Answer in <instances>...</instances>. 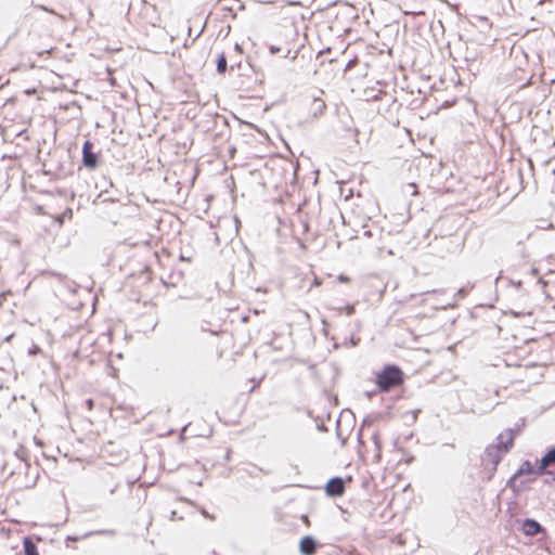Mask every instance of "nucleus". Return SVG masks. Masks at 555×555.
<instances>
[{
  "instance_id": "nucleus-36",
  "label": "nucleus",
  "mask_w": 555,
  "mask_h": 555,
  "mask_svg": "<svg viewBox=\"0 0 555 555\" xmlns=\"http://www.w3.org/2000/svg\"><path fill=\"white\" fill-rule=\"evenodd\" d=\"M201 514L208 519H214V516H211L205 508L201 509Z\"/></svg>"
},
{
  "instance_id": "nucleus-12",
  "label": "nucleus",
  "mask_w": 555,
  "mask_h": 555,
  "mask_svg": "<svg viewBox=\"0 0 555 555\" xmlns=\"http://www.w3.org/2000/svg\"><path fill=\"white\" fill-rule=\"evenodd\" d=\"M216 70L220 75H224L228 70V59L224 52L219 53L216 59Z\"/></svg>"
},
{
  "instance_id": "nucleus-21",
  "label": "nucleus",
  "mask_w": 555,
  "mask_h": 555,
  "mask_svg": "<svg viewBox=\"0 0 555 555\" xmlns=\"http://www.w3.org/2000/svg\"><path fill=\"white\" fill-rule=\"evenodd\" d=\"M518 468L527 475L532 474L534 470V466L529 460H524Z\"/></svg>"
},
{
  "instance_id": "nucleus-17",
  "label": "nucleus",
  "mask_w": 555,
  "mask_h": 555,
  "mask_svg": "<svg viewBox=\"0 0 555 555\" xmlns=\"http://www.w3.org/2000/svg\"><path fill=\"white\" fill-rule=\"evenodd\" d=\"M506 487L513 491L515 495H518L521 492L520 485L517 483V478L511 476L506 481Z\"/></svg>"
},
{
  "instance_id": "nucleus-44",
  "label": "nucleus",
  "mask_w": 555,
  "mask_h": 555,
  "mask_svg": "<svg viewBox=\"0 0 555 555\" xmlns=\"http://www.w3.org/2000/svg\"><path fill=\"white\" fill-rule=\"evenodd\" d=\"M530 274H531V275H533V276L539 275V269H538V268H535V267H532V268L530 269Z\"/></svg>"
},
{
  "instance_id": "nucleus-25",
  "label": "nucleus",
  "mask_w": 555,
  "mask_h": 555,
  "mask_svg": "<svg viewBox=\"0 0 555 555\" xmlns=\"http://www.w3.org/2000/svg\"><path fill=\"white\" fill-rule=\"evenodd\" d=\"M26 449L24 447H20L16 451H15V455L16 457L21 461V462H27L25 456H26Z\"/></svg>"
},
{
  "instance_id": "nucleus-6",
  "label": "nucleus",
  "mask_w": 555,
  "mask_h": 555,
  "mask_svg": "<svg viewBox=\"0 0 555 555\" xmlns=\"http://www.w3.org/2000/svg\"><path fill=\"white\" fill-rule=\"evenodd\" d=\"M324 491L328 498H339L346 491L345 479L339 476L330 478L325 486Z\"/></svg>"
},
{
  "instance_id": "nucleus-39",
  "label": "nucleus",
  "mask_w": 555,
  "mask_h": 555,
  "mask_svg": "<svg viewBox=\"0 0 555 555\" xmlns=\"http://www.w3.org/2000/svg\"><path fill=\"white\" fill-rule=\"evenodd\" d=\"M223 460L225 463L231 460V450L230 449H227Z\"/></svg>"
},
{
  "instance_id": "nucleus-51",
  "label": "nucleus",
  "mask_w": 555,
  "mask_h": 555,
  "mask_svg": "<svg viewBox=\"0 0 555 555\" xmlns=\"http://www.w3.org/2000/svg\"><path fill=\"white\" fill-rule=\"evenodd\" d=\"M260 3H272V0H259Z\"/></svg>"
},
{
  "instance_id": "nucleus-20",
  "label": "nucleus",
  "mask_w": 555,
  "mask_h": 555,
  "mask_svg": "<svg viewBox=\"0 0 555 555\" xmlns=\"http://www.w3.org/2000/svg\"><path fill=\"white\" fill-rule=\"evenodd\" d=\"M268 44V48H269V51H270V54L271 55H275L278 54L279 52L283 51L284 49H286V47L280 44V43H274V42H267Z\"/></svg>"
},
{
  "instance_id": "nucleus-4",
  "label": "nucleus",
  "mask_w": 555,
  "mask_h": 555,
  "mask_svg": "<svg viewBox=\"0 0 555 555\" xmlns=\"http://www.w3.org/2000/svg\"><path fill=\"white\" fill-rule=\"evenodd\" d=\"M513 449L511 438H506L505 447L499 449L498 446H487L481 455V464L500 465L503 457Z\"/></svg>"
},
{
  "instance_id": "nucleus-15",
  "label": "nucleus",
  "mask_w": 555,
  "mask_h": 555,
  "mask_svg": "<svg viewBox=\"0 0 555 555\" xmlns=\"http://www.w3.org/2000/svg\"><path fill=\"white\" fill-rule=\"evenodd\" d=\"M483 466V470H485V474L486 476L483 477V479L486 481H491L498 470V465H490L488 463H485V464H481Z\"/></svg>"
},
{
  "instance_id": "nucleus-28",
  "label": "nucleus",
  "mask_w": 555,
  "mask_h": 555,
  "mask_svg": "<svg viewBox=\"0 0 555 555\" xmlns=\"http://www.w3.org/2000/svg\"><path fill=\"white\" fill-rule=\"evenodd\" d=\"M405 192L410 193L411 195L417 194V185L415 183H408L405 185Z\"/></svg>"
},
{
  "instance_id": "nucleus-11",
  "label": "nucleus",
  "mask_w": 555,
  "mask_h": 555,
  "mask_svg": "<svg viewBox=\"0 0 555 555\" xmlns=\"http://www.w3.org/2000/svg\"><path fill=\"white\" fill-rule=\"evenodd\" d=\"M326 108L325 102L320 98H313L311 103V114L313 117H318L324 113Z\"/></svg>"
},
{
  "instance_id": "nucleus-60",
  "label": "nucleus",
  "mask_w": 555,
  "mask_h": 555,
  "mask_svg": "<svg viewBox=\"0 0 555 555\" xmlns=\"http://www.w3.org/2000/svg\"><path fill=\"white\" fill-rule=\"evenodd\" d=\"M31 406H33L34 411L36 412L37 411L36 405L34 403H31Z\"/></svg>"
},
{
  "instance_id": "nucleus-14",
  "label": "nucleus",
  "mask_w": 555,
  "mask_h": 555,
  "mask_svg": "<svg viewBox=\"0 0 555 555\" xmlns=\"http://www.w3.org/2000/svg\"><path fill=\"white\" fill-rule=\"evenodd\" d=\"M475 287V283H467L466 285L462 286L457 289V292L454 294L455 300H462L466 298V296L469 294V292Z\"/></svg>"
},
{
  "instance_id": "nucleus-33",
  "label": "nucleus",
  "mask_w": 555,
  "mask_h": 555,
  "mask_svg": "<svg viewBox=\"0 0 555 555\" xmlns=\"http://www.w3.org/2000/svg\"><path fill=\"white\" fill-rule=\"evenodd\" d=\"M377 392H380V390H377V387L373 390H370V391H366L365 392V396L369 398V399H372L373 396H375Z\"/></svg>"
},
{
  "instance_id": "nucleus-22",
  "label": "nucleus",
  "mask_w": 555,
  "mask_h": 555,
  "mask_svg": "<svg viewBox=\"0 0 555 555\" xmlns=\"http://www.w3.org/2000/svg\"><path fill=\"white\" fill-rule=\"evenodd\" d=\"M505 433H501L496 436L495 438V442L493 443H490V446H498L499 449L505 447L506 444V438H505Z\"/></svg>"
},
{
  "instance_id": "nucleus-7",
  "label": "nucleus",
  "mask_w": 555,
  "mask_h": 555,
  "mask_svg": "<svg viewBox=\"0 0 555 555\" xmlns=\"http://www.w3.org/2000/svg\"><path fill=\"white\" fill-rule=\"evenodd\" d=\"M322 544L311 534L300 538L298 550L301 555H314Z\"/></svg>"
},
{
  "instance_id": "nucleus-42",
  "label": "nucleus",
  "mask_w": 555,
  "mask_h": 555,
  "mask_svg": "<svg viewBox=\"0 0 555 555\" xmlns=\"http://www.w3.org/2000/svg\"><path fill=\"white\" fill-rule=\"evenodd\" d=\"M538 284H540L542 287H545L547 285V281H545L543 278H538Z\"/></svg>"
},
{
  "instance_id": "nucleus-40",
  "label": "nucleus",
  "mask_w": 555,
  "mask_h": 555,
  "mask_svg": "<svg viewBox=\"0 0 555 555\" xmlns=\"http://www.w3.org/2000/svg\"><path fill=\"white\" fill-rule=\"evenodd\" d=\"M522 475H526L521 469H517L512 476H514V478H519L520 476Z\"/></svg>"
},
{
  "instance_id": "nucleus-55",
  "label": "nucleus",
  "mask_w": 555,
  "mask_h": 555,
  "mask_svg": "<svg viewBox=\"0 0 555 555\" xmlns=\"http://www.w3.org/2000/svg\"><path fill=\"white\" fill-rule=\"evenodd\" d=\"M107 183H108L109 186H114V183H113V181L111 179L107 181Z\"/></svg>"
},
{
  "instance_id": "nucleus-54",
  "label": "nucleus",
  "mask_w": 555,
  "mask_h": 555,
  "mask_svg": "<svg viewBox=\"0 0 555 555\" xmlns=\"http://www.w3.org/2000/svg\"><path fill=\"white\" fill-rule=\"evenodd\" d=\"M12 336H13L12 334H11V335H9V336H7V337L4 338V340H5V341H9V340L11 339V337H12Z\"/></svg>"
},
{
  "instance_id": "nucleus-30",
  "label": "nucleus",
  "mask_w": 555,
  "mask_h": 555,
  "mask_svg": "<svg viewBox=\"0 0 555 555\" xmlns=\"http://www.w3.org/2000/svg\"><path fill=\"white\" fill-rule=\"evenodd\" d=\"M337 281L339 283H349L350 282V278L344 273H340L338 276H337Z\"/></svg>"
},
{
  "instance_id": "nucleus-53",
  "label": "nucleus",
  "mask_w": 555,
  "mask_h": 555,
  "mask_svg": "<svg viewBox=\"0 0 555 555\" xmlns=\"http://www.w3.org/2000/svg\"><path fill=\"white\" fill-rule=\"evenodd\" d=\"M301 519H302L304 521H308V516H307V515H302V516H301Z\"/></svg>"
},
{
  "instance_id": "nucleus-48",
  "label": "nucleus",
  "mask_w": 555,
  "mask_h": 555,
  "mask_svg": "<svg viewBox=\"0 0 555 555\" xmlns=\"http://www.w3.org/2000/svg\"><path fill=\"white\" fill-rule=\"evenodd\" d=\"M107 193V190H103L100 194H99V198L103 197L105 194Z\"/></svg>"
},
{
  "instance_id": "nucleus-46",
  "label": "nucleus",
  "mask_w": 555,
  "mask_h": 555,
  "mask_svg": "<svg viewBox=\"0 0 555 555\" xmlns=\"http://www.w3.org/2000/svg\"><path fill=\"white\" fill-rule=\"evenodd\" d=\"M87 405L89 409H91L93 406V400L92 399H88L87 400Z\"/></svg>"
},
{
  "instance_id": "nucleus-64",
  "label": "nucleus",
  "mask_w": 555,
  "mask_h": 555,
  "mask_svg": "<svg viewBox=\"0 0 555 555\" xmlns=\"http://www.w3.org/2000/svg\"><path fill=\"white\" fill-rule=\"evenodd\" d=\"M33 555H39V552L37 551V552H36L35 554H33Z\"/></svg>"
},
{
  "instance_id": "nucleus-2",
  "label": "nucleus",
  "mask_w": 555,
  "mask_h": 555,
  "mask_svg": "<svg viewBox=\"0 0 555 555\" xmlns=\"http://www.w3.org/2000/svg\"><path fill=\"white\" fill-rule=\"evenodd\" d=\"M297 35L298 34L294 25H274L268 34V39L271 42L286 47V51L283 56L285 59L291 57L292 60H295L297 57V52L291 56L292 48L289 46Z\"/></svg>"
},
{
  "instance_id": "nucleus-43",
  "label": "nucleus",
  "mask_w": 555,
  "mask_h": 555,
  "mask_svg": "<svg viewBox=\"0 0 555 555\" xmlns=\"http://www.w3.org/2000/svg\"><path fill=\"white\" fill-rule=\"evenodd\" d=\"M34 442L38 447H42L43 446V442L37 436L34 437Z\"/></svg>"
},
{
  "instance_id": "nucleus-32",
  "label": "nucleus",
  "mask_w": 555,
  "mask_h": 555,
  "mask_svg": "<svg viewBox=\"0 0 555 555\" xmlns=\"http://www.w3.org/2000/svg\"><path fill=\"white\" fill-rule=\"evenodd\" d=\"M345 312L347 315H352L354 313V306L352 305H347L345 308H344Z\"/></svg>"
},
{
  "instance_id": "nucleus-19",
  "label": "nucleus",
  "mask_w": 555,
  "mask_h": 555,
  "mask_svg": "<svg viewBox=\"0 0 555 555\" xmlns=\"http://www.w3.org/2000/svg\"><path fill=\"white\" fill-rule=\"evenodd\" d=\"M520 431L521 427L518 425L516 427L507 428L505 430V434L507 436L506 438H511L512 443L514 444L515 438L520 434Z\"/></svg>"
},
{
  "instance_id": "nucleus-52",
  "label": "nucleus",
  "mask_w": 555,
  "mask_h": 555,
  "mask_svg": "<svg viewBox=\"0 0 555 555\" xmlns=\"http://www.w3.org/2000/svg\"><path fill=\"white\" fill-rule=\"evenodd\" d=\"M261 380H262V378H260V379H255V383H256L255 385H256V386H258V385L261 383Z\"/></svg>"
},
{
  "instance_id": "nucleus-5",
  "label": "nucleus",
  "mask_w": 555,
  "mask_h": 555,
  "mask_svg": "<svg viewBox=\"0 0 555 555\" xmlns=\"http://www.w3.org/2000/svg\"><path fill=\"white\" fill-rule=\"evenodd\" d=\"M517 530L526 537H534L542 534L543 538L547 535V530L534 518L517 519Z\"/></svg>"
},
{
  "instance_id": "nucleus-37",
  "label": "nucleus",
  "mask_w": 555,
  "mask_h": 555,
  "mask_svg": "<svg viewBox=\"0 0 555 555\" xmlns=\"http://www.w3.org/2000/svg\"><path fill=\"white\" fill-rule=\"evenodd\" d=\"M341 553V550L338 547H332L328 555H339Z\"/></svg>"
},
{
  "instance_id": "nucleus-58",
  "label": "nucleus",
  "mask_w": 555,
  "mask_h": 555,
  "mask_svg": "<svg viewBox=\"0 0 555 555\" xmlns=\"http://www.w3.org/2000/svg\"><path fill=\"white\" fill-rule=\"evenodd\" d=\"M16 400H17V396H15V395H14V396L12 397V401H16Z\"/></svg>"
},
{
  "instance_id": "nucleus-45",
  "label": "nucleus",
  "mask_w": 555,
  "mask_h": 555,
  "mask_svg": "<svg viewBox=\"0 0 555 555\" xmlns=\"http://www.w3.org/2000/svg\"><path fill=\"white\" fill-rule=\"evenodd\" d=\"M67 540L78 541L79 537H77V535H68Z\"/></svg>"
},
{
  "instance_id": "nucleus-10",
  "label": "nucleus",
  "mask_w": 555,
  "mask_h": 555,
  "mask_svg": "<svg viewBox=\"0 0 555 555\" xmlns=\"http://www.w3.org/2000/svg\"><path fill=\"white\" fill-rule=\"evenodd\" d=\"M38 551L37 544L33 537L26 535L23 538V553L24 555H33Z\"/></svg>"
},
{
  "instance_id": "nucleus-13",
  "label": "nucleus",
  "mask_w": 555,
  "mask_h": 555,
  "mask_svg": "<svg viewBox=\"0 0 555 555\" xmlns=\"http://www.w3.org/2000/svg\"><path fill=\"white\" fill-rule=\"evenodd\" d=\"M539 461L547 466L555 464V447H548Z\"/></svg>"
},
{
  "instance_id": "nucleus-9",
  "label": "nucleus",
  "mask_w": 555,
  "mask_h": 555,
  "mask_svg": "<svg viewBox=\"0 0 555 555\" xmlns=\"http://www.w3.org/2000/svg\"><path fill=\"white\" fill-rule=\"evenodd\" d=\"M23 467L25 468V475L27 478V482L25 483L26 489L34 488L39 478V469L38 467H31L28 462H24Z\"/></svg>"
},
{
  "instance_id": "nucleus-23",
  "label": "nucleus",
  "mask_w": 555,
  "mask_h": 555,
  "mask_svg": "<svg viewBox=\"0 0 555 555\" xmlns=\"http://www.w3.org/2000/svg\"><path fill=\"white\" fill-rule=\"evenodd\" d=\"M546 467H547V465H544V463H542L541 461H538V466L534 467L533 473L539 476L544 475L547 473Z\"/></svg>"
},
{
  "instance_id": "nucleus-24",
  "label": "nucleus",
  "mask_w": 555,
  "mask_h": 555,
  "mask_svg": "<svg viewBox=\"0 0 555 555\" xmlns=\"http://www.w3.org/2000/svg\"><path fill=\"white\" fill-rule=\"evenodd\" d=\"M92 534H106V535H113L115 534V531L114 530H111V529H105V530H98V531H90V532H87L83 538H88Z\"/></svg>"
},
{
  "instance_id": "nucleus-41",
  "label": "nucleus",
  "mask_w": 555,
  "mask_h": 555,
  "mask_svg": "<svg viewBox=\"0 0 555 555\" xmlns=\"http://www.w3.org/2000/svg\"><path fill=\"white\" fill-rule=\"evenodd\" d=\"M117 201L115 197H103L104 203H116Z\"/></svg>"
},
{
  "instance_id": "nucleus-49",
  "label": "nucleus",
  "mask_w": 555,
  "mask_h": 555,
  "mask_svg": "<svg viewBox=\"0 0 555 555\" xmlns=\"http://www.w3.org/2000/svg\"><path fill=\"white\" fill-rule=\"evenodd\" d=\"M364 235L370 237V236H372L373 234H372V231H371V230H366V231H364Z\"/></svg>"
},
{
  "instance_id": "nucleus-16",
  "label": "nucleus",
  "mask_w": 555,
  "mask_h": 555,
  "mask_svg": "<svg viewBox=\"0 0 555 555\" xmlns=\"http://www.w3.org/2000/svg\"><path fill=\"white\" fill-rule=\"evenodd\" d=\"M379 417V415H366L363 421H362V424L358 430V438L360 439L361 438V435H362V430H363V427L364 426H371L375 421H377Z\"/></svg>"
},
{
  "instance_id": "nucleus-50",
  "label": "nucleus",
  "mask_w": 555,
  "mask_h": 555,
  "mask_svg": "<svg viewBox=\"0 0 555 555\" xmlns=\"http://www.w3.org/2000/svg\"><path fill=\"white\" fill-rule=\"evenodd\" d=\"M320 283H321V282H320V280L314 279V281H313V283H312V286H313V285H317V286H318V285H320Z\"/></svg>"
},
{
  "instance_id": "nucleus-61",
  "label": "nucleus",
  "mask_w": 555,
  "mask_h": 555,
  "mask_svg": "<svg viewBox=\"0 0 555 555\" xmlns=\"http://www.w3.org/2000/svg\"><path fill=\"white\" fill-rule=\"evenodd\" d=\"M512 314H513L514 317H517V315H518V313H517V312H515V311H512Z\"/></svg>"
},
{
  "instance_id": "nucleus-38",
  "label": "nucleus",
  "mask_w": 555,
  "mask_h": 555,
  "mask_svg": "<svg viewBox=\"0 0 555 555\" xmlns=\"http://www.w3.org/2000/svg\"><path fill=\"white\" fill-rule=\"evenodd\" d=\"M36 211L38 215H48L47 211L44 210L43 206H37L36 207Z\"/></svg>"
},
{
  "instance_id": "nucleus-3",
  "label": "nucleus",
  "mask_w": 555,
  "mask_h": 555,
  "mask_svg": "<svg viewBox=\"0 0 555 555\" xmlns=\"http://www.w3.org/2000/svg\"><path fill=\"white\" fill-rule=\"evenodd\" d=\"M101 151H94V143L87 139L81 147V165L88 170H95L101 162Z\"/></svg>"
},
{
  "instance_id": "nucleus-29",
  "label": "nucleus",
  "mask_w": 555,
  "mask_h": 555,
  "mask_svg": "<svg viewBox=\"0 0 555 555\" xmlns=\"http://www.w3.org/2000/svg\"><path fill=\"white\" fill-rule=\"evenodd\" d=\"M73 215H74V211L70 207H66L65 210L62 212V216H63V218H65V220L72 219Z\"/></svg>"
},
{
  "instance_id": "nucleus-47",
  "label": "nucleus",
  "mask_w": 555,
  "mask_h": 555,
  "mask_svg": "<svg viewBox=\"0 0 555 555\" xmlns=\"http://www.w3.org/2000/svg\"><path fill=\"white\" fill-rule=\"evenodd\" d=\"M176 515H177V512H176V511H171V513H170V519H171V520H173V519H175V517H176Z\"/></svg>"
},
{
  "instance_id": "nucleus-56",
  "label": "nucleus",
  "mask_w": 555,
  "mask_h": 555,
  "mask_svg": "<svg viewBox=\"0 0 555 555\" xmlns=\"http://www.w3.org/2000/svg\"><path fill=\"white\" fill-rule=\"evenodd\" d=\"M350 555H362V554H360V553H359V552H357V551H353Z\"/></svg>"
},
{
  "instance_id": "nucleus-1",
  "label": "nucleus",
  "mask_w": 555,
  "mask_h": 555,
  "mask_svg": "<svg viewBox=\"0 0 555 555\" xmlns=\"http://www.w3.org/2000/svg\"><path fill=\"white\" fill-rule=\"evenodd\" d=\"M406 375L396 363H385L382 369L374 373V383L377 390L388 393L404 384Z\"/></svg>"
},
{
  "instance_id": "nucleus-57",
  "label": "nucleus",
  "mask_w": 555,
  "mask_h": 555,
  "mask_svg": "<svg viewBox=\"0 0 555 555\" xmlns=\"http://www.w3.org/2000/svg\"><path fill=\"white\" fill-rule=\"evenodd\" d=\"M256 385H254L250 389H249V392H253L255 389H256Z\"/></svg>"
},
{
  "instance_id": "nucleus-31",
  "label": "nucleus",
  "mask_w": 555,
  "mask_h": 555,
  "mask_svg": "<svg viewBox=\"0 0 555 555\" xmlns=\"http://www.w3.org/2000/svg\"><path fill=\"white\" fill-rule=\"evenodd\" d=\"M509 283L512 285H514L517 291H520L522 288V281L521 280H518V281L509 280Z\"/></svg>"
},
{
  "instance_id": "nucleus-18",
  "label": "nucleus",
  "mask_w": 555,
  "mask_h": 555,
  "mask_svg": "<svg viewBox=\"0 0 555 555\" xmlns=\"http://www.w3.org/2000/svg\"><path fill=\"white\" fill-rule=\"evenodd\" d=\"M360 338H357L354 335H350L349 337H345L341 345L347 348H352L358 346Z\"/></svg>"
},
{
  "instance_id": "nucleus-63",
  "label": "nucleus",
  "mask_w": 555,
  "mask_h": 555,
  "mask_svg": "<svg viewBox=\"0 0 555 555\" xmlns=\"http://www.w3.org/2000/svg\"><path fill=\"white\" fill-rule=\"evenodd\" d=\"M33 555H39V552L37 551V552H36L35 554H33Z\"/></svg>"
},
{
  "instance_id": "nucleus-8",
  "label": "nucleus",
  "mask_w": 555,
  "mask_h": 555,
  "mask_svg": "<svg viewBox=\"0 0 555 555\" xmlns=\"http://www.w3.org/2000/svg\"><path fill=\"white\" fill-rule=\"evenodd\" d=\"M48 155H51V159H41L42 165V172L46 176H50L56 172H63V164L61 162V157L54 160L57 156V151H55L53 154L51 152L48 153Z\"/></svg>"
},
{
  "instance_id": "nucleus-34",
  "label": "nucleus",
  "mask_w": 555,
  "mask_h": 555,
  "mask_svg": "<svg viewBox=\"0 0 555 555\" xmlns=\"http://www.w3.org/2000/svg\"><path fill=\"white\" fill-rule=\"evenodd\" d=\"M317 428H318L319 431H322V433L327 431V427H326V425L324 423L318 424Z\"/></svg>"
},
{
  "instance_id": "nucleus-27",
  "label": "nucleus",
  "mask_w": 555,
  "mask_h": 555,
  "mask_svg": "<svg viewBox=\"0 0 555 555\" xmlns=\"http://www.w3.org/2000/svg\"><path fill=\"white\" fill-rule=\"evenodd\" d=\"M372 440L374 442V446L375 448L380 451L382 450V441L379 439V434L378 431H374L373 435H372Z\"/></svg>"
},
{
  "instance_id": "nucleus-26",
  "label": "nucleus",
  "mask_w": 555,
  "mask_h": 555,
  "mask_svg": "<svg viewBox=\"0 0 555 555\" xmlns=\"http://www.w3.org/2000/svg\"><path fill=\"white\" fill-rule=\"evenodd\" d=\"M50 217L53 219V221L57 224L59 228L63 227L65 218H63L62 214L50 215Z\"/></svg>"
},
{
  "instance_id": "nucleus-62",
  "label": "nucleus",
  "mask_w": 555,
  "mask_h": 555,
  "mask_svg": "<svg viewBox=\"0 0 555 555\" xmlns=\"http://www.w3.org/2000/svg\"><path fill=\"white\" fill-rule=\"evenodd\" d=\"M235 49L240 50V44L238 43L235 44Z\"/></svg>"
},
{
  "instance_id": "nucleus-59",
  "label": "nucleus",
  "mask_w": 555,
  "mask_h": 555,
  "mask_svg": "<svg viewBox=\"0 0 555 555\" xmlns=\"http://www.w3.org/2000/svg\"><path fill=\"white\" fill-rule=\"evenodd\" d=\"M552 479H553V481L555 482V469H554V473H553V475H552Z\"/></svg>"
},
{
  "instance_id": "nucleus-35",
  "label": "nucleus",
  "mask_w": 555,
  "mask_h": 555,
  "mask_svg": "<svg viewBox=\"0 0 555 555\" xmlns=\"http://www.w3.org/2000/svg\"><path fill=\"white\" fill-rule=\"evenodd\" d=\"M518 485H520L521 492L529 489L528 481L521 480Z\"/></svg>"
}]
</instances>
